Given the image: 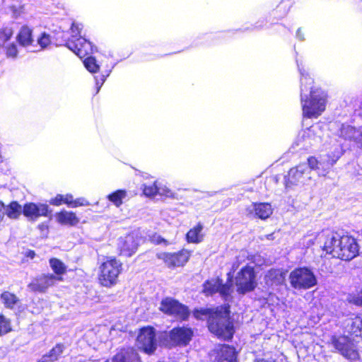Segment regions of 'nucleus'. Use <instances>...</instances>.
<instances>
[{"mask_svg": "<svg viewBox=\"0 0 362 362\" xmlns=\"http://www.w3.org/2000/svg\"><path fill=\"white\" fill-rule=\"evenodd\" d=\"M89 202L84 198H78L74 200L72 203V207H77L79 206H88Z\"/></svg>", "mask_w": 362, "mask_h": 362, "instance_id": "obj_43", "label": "nucleus"}, {"mask_svg": "<svg viewBox=\"0 0 362 362\" xmlns=\"http://www.w3.org/2000/svg\"><path fill=\"white\" fill-rule=\"evenodd\" d=\"M235 284L237 292L240 295H245L254 291L257 286L254 268L250 266H245L242 268L235 278Z\"/></svg>", "mask_w": 362, "mask_h": 362, "instance_id": "obj_8", "label": "nucleus"}, {"mask_svg": "<svg viewBox=\"0 0 362 362\" xmlns=\"http://www.w3.org/2000/svg\"><path fill=\"white\" fill-rule=\"evenodd\" d=\"M81 29V24L73 23L71 28V38L69 39L66 44V46L80 58L93 53L96 49L90 41L80 35Z\"/></svg>", "mask_w": 362, "mask_h": 362, "instance_id": "obj_4", "label": "nucleus"}, {"mask_svg": "<svg viewBox=\"0 0 362 362\" xmlns=\"http://www.w3.org/2000/svg\"><path fill=\"white\" fill-rule=\"evenodd\" d=\"M296 36L300 41H303L305 40L303 34L301 33V30L300 28L298 29Z\"/></svg>", "mask_w": 362, "mask_h": 362, "instance_id": "obj_46", "label": "nucleus"}, {"mask_svg": "<svg viewBox=\"0 0 362 362\" xmlns=\"http://www.w3.org/2000/svg\"><path fill=\"white\" fill-rule=\"evenodd\" d=\"M6 54L8 57L15 58L18 54L17 46L15 42L8 43L5 47Z\"/></svg>", "mask_w": 362, "mask_h": 362, "instance_id": "obj_38", "label": "nucleus"}, {"mask_svg": "<svg viewBox=\"0 0 362 362\" xmlns=\"http://www.w3.org/2000/svg\"><path fill=\"white\" fill-rule=\"evenodd\" d=\"M210 356L213 362H236L235 350L229 345H217Z\"/></svg>", "mask_w": 362, "mask_h": 362, "instance_id": "obj_15", "label": "nucleus"}, {"mask_svg": "<svg viewBox=\"0 0 362 362\" xmlns=\"http://www.w3.org/2000/svg\"><path fill=\"white\" fill-rule=\"evenodd\" d=\"M203 226L199 223L195 227L190 229L187 233V240L189 243H198L202 241L203 234L202 230Z\"/></svg>", "mask_w": 362, "mask_h": 362, "instance_id": "obj_27", "label": "nucleus"}, {"mask_svg": "<svg viewBox=\"0 0 362 362\" xmlns=\"http://www.w3.org/2000/svg\"><path fill=\"white\" fill-rule=\"evenodd\" d=\"M246 253L247 252L245 251L242 252V256L244 257L246 255Z\"/></svg>", "mask_w": 362, "mask_h": 362, "instance_id": "obj_52", "label": "nucleus"}, {"mask_svg": "<svg viewBox=\"0 0 362 362\" xmlns=\"http://www.w3.org/2000/svg\"><path fill=\"white\" fill-rule=\"evenodd\" d=\"M143 192L146 197H153L156 194L163 195L165 194V189L159 187L156 182L151 185H144Z\"/></svg>", "mask_w": 362, "mask_h": 362, "instance_id": "obj_31", "label": "nucleus"}, {"mask_svg": "<svg viewBox=\"0 0 362 362\" xmlns=\"http://www.w3.org/2000/svg\"><path fill=\"white\" fill-rule=\"evenodd\" d=\"M35 255V252L33 251H29L28 256L33 258Z\"/></svg>", "mask_w": 362, "mask_h": 362, "instance_id": "obj_48", "label": "nucleus"}, {"mask_svg": "<svg viewBox=\"0 0 362 362\" xmlns=\"http://www.w3.org/2000/svg\"><path fill=\"white\" fill-rule=\"evenodd\" d=\"M49 206L42 203H27L23 207V214L30 221H36L40 216H47Z\"/></svg>", "mask_w": 362, "mask_h": 362, "instance_id": "obj_16", "label": "nucleus"}, {"mask_svg": "<svg viewBox=\"0 0 362 362\" xmlns=\"http://www.w3.org/2000/svg\"><path fill=\"white\" fill-rule=\"evenodd\" d=\"M56 221L64 226H74L79 223V218L72 211L62 210L55 214Z\"/></svg>", "mask_w": 362, "mask_h": 362, "instance_id": "obj_23", "label": "nucleus"}, {"mask_svg": "<svg viewBox=\"0 0 362 362\" xmlns=\"http://www.w3.org/2000/svg\"><path fill=\"white\" fill-rule=\"evenodd\" d=\"M139 242L140 239L139 237L134 234H129L124 238H120L118 242L120 255L131 257L136 252Z\"/></svg>", "mask_w": 362, "mask_h": 362, "instance_id": "obj_19", "label": "nucleus"}, {"mask_svg": "<svg viewBox=\"0 0 362 362\" xmlns=\"http://www.w3.org/2000/svg\"><path fill=\"white\" fill-rule=\"evenodd\" d=\"M23 213L21 206L17 202H12L8 205H5V214L11 219H17Z\"/></svg>", "mask_w": 362, "mask_h": 362, "instance_id": "obj_28", "label": "nucleus"}, {"mask_svg": "<svg viewBox=\"0 0 362 362\" xmlns=\"http://www.w3.org/2000/svg\"><path fill=\"white\" fill-rule=\"evenodd\" d=\"M122 263L116 259H110L104 262L100 267L99 281L106 287L117 283L119 274L122 271Z\"/></svg>", "mask_w": 362, "mask_h": 362, "instance_id": "obj_7", "label": "nucleus"}, {"mask_svg": "<svg viewBox=\"0 0 362 362\" xmlns=\"http://www.w3.org/2000/svg\"><path fill=\"white\" fill-rule=\"evenodd\" d=\"M158 257L159 259H163L168 267H180L183 266L188 261L190 253L187 250H182L178 252L160 253Z\"/></svg>", "mask_w": 362, "mask_h": 362, "instance_id": "obj_18", "label": "nucleus"}, {"mask_svg": "<svg viewBox=\"0 0 362 362\" xmlns=\"http://www.w3.org/2000/svg\"><path fill=\"white\" fill-rule=\"evenodd\" d=\"M232 288L230 285L222 284L218 281V292L226 300L230 296Z\"/></svg>", "mask_w": 362, "mask_h": 362, "instance_id": "obj_39", "label": "nucleus"}, {"mask_svg": "<svg viewBox=\"0 0 362 362\" xmlns=\"http://www.w3.org/2000/svg\"><path fill=\"white\" fill-rule=\"evenodd\" d=\"M168 336L173 345L185 346L191 341L193 331L187 327H177L170 330Z\"/></svg>", "mask_w": 362, "mask_h": 362, "instance_id": "obj_17", "label": "nucleus"}, {"mask_svg": "<svg viewBox=\"0 0 362 362\" xmlns=\"http://www.w3.org/2000/svg\"><path fill=\"white\" fill-rule=\"evenodd\" d=\"M272 214V208L268 203H252L246 209V215L252 218L266 219Z\"/></svg>", "mask_w": 362, "mask_h": 362, "instance_id": "obj_21", "label": "nucleus"}, {"mask_svg": "<svg viewBox=\"0 0 362 362\" xmlns=\"http://www.w3.org/2000/svg\"><path fill=\"white\" fill-rule=\"evenodd\" d=\"M13 34V30L11 26L6 25L0 29V47H5L9 43Z\"/></svg>", "mask_w": 362, "mask_h": 362, "instance_id": "obj_32", "label": "nucleus"}, {"mask_svg": "<svg viewBox=\"0 0 362 362\" xmlns=\"http://www.w3.org/2000/svg\"><path fill=\"white\" fill-rule=\"evenodd\" d=\"M111 70L107 71L106 74H102L99 78L98 76L95 77V86H96V93H98L103 84L105 81L107 77L110 75Z\"/></svg>", "mask_w": 362, "mask_h": 362, "instance_id": "obj_41", "label": "nucleus"}, {"mask_svg": "<svg viewBox=\"0 0 362 362\" xmlns=\"http://www.w3.org/2000/svg\"><path fill=\"white\" fill-rule=\"evenodd\" d=\"M150 240L151 243H153L156 245H168V241L167 240L164 239L160 235H159L156 233H154L150 236Z\"/></svg>", "mask_w": 362, "mask_h": 362, "instance_id": "obj_42", "label": "nucleus"}, {"mask_svg": "<svg viewBox=\"0 0 362 362\" xmlns=\"http://www.w3.org/2000/svg\"><path fill=\"white\" fill-rule=\"evenodd\" d=\"M62 280L61 277L54 274H42L33 279L28 285V288L33 292L45 293L56 281Z\"/></svg>", "mask_w": 362, "mask_h": 362, "instance_id": "obj_14", "label": "nucleus"}, {"mask_svg": "<svg viewBox=\"0 0 362 362\" xmlns=\"http://www.w3.org/2000/svg\"><path fill=\"white\" fill-rule=\"evenodd\" d=\"M19 44L23 47L33 45L34 42L32 36V30L28 26H23L17 36Z\"/></svg>", "mask_w": 362, "mask_h": 362, "instance_id": "obj_26", "label": "nucleus"}, {"mask_svg": "<svg viewBox=\"0 0 362 362\" xmlns=\"http://www.w3.org/2000/svg\"><path fill=\"white\" fill-rule=\"evenodd\" d=\"M38 227L41 230H43L45 228H46V226L44 224H40Z\"/></svg>", "mask_w": 362, "mask_h": 362, "instance_id": "obj_50", "label": "nucleus"}, {"mask_svg": "<svg viewBox=\"0 0 362 362\" xmlns=\"http://www.w3.org/2000/svg\"><path fill=\"white\" fill-rule=\"evenodd\" d=\"M284 273L279 270L272 269L265 275L266 284L270 286L280 285L284 281Z\"/></svg>", "mask_w": 362, "mask_h": 362, "instance_id": "obj_25", "label": "nucleus"}, {"mask_svg": "<svg viewBox=\"0 0 362 362\" xmlns=\"http://www.w3.org/2000/svg\"><path fill=\"white\" fill-rule=\"evenodd\" d=\"M105 362H141L138 354L132 349H128L117 354L111 361Z\"/></svg>", "mask_w": 362, "mask_h": 362, "instance_id": "obj_24", "label": "nucleus"}, {"mask_svg": "<svg viewBox=\"0 0 362 362\" xmlns=\"http://www.w3.org/2000/svg\"><path fill=\"white\" fill-rule=\"evenodd\" d=\"M11 330V320L4 315H0V336L7 334Z\"/></svg>", "mask_w": 362, "mask_h": 362, "instance_id": "obj_35", "label": "nucleus"}, {"mask_svg": "<svg viewBox=\"0 0 362 362\" xmlns=\"http://www.w3.org/2000/svg\"><path fill=\"white\" fill-rule=\"evenodd\" d=\"M65 346L62 344H57L54 346L48 354H45L47 358H50L52 362H54L59 359L64 352Z\"/></svg>", "mask_w": 362, "mask_h": 362, "instance_id": "obj_34", "label": "nucleus"}, {"mask_svg": "<svg viewBox=\"0 0 362 362\" xmlns=\"http://www.w3.org/2000/svg\"><path fill=\"white\" fill-rule=\"evenodd\" d=\"M137 346L146 354H152L156 349V331L153 327H144L137 337Z\"/></svg>", "mask_w": 362, "mask_h": 362, "instance_id": "obj_11", "label": "nucleus"}, {"mask_svg": "<svg viewBox=\"0 0 362 362\" xmlns=\"http://www.w3.org/2000/svg\"><path fill=\"white\" fill-rule=\"evenodd\" d=\"M229 313L228 308H221L212 313L208 309L195 310L193 315L199 320L208 317V327L210 332L219 338L230 340L233 336L234 329L229 319Z\"/></svg>", "mask_w": 362, "mask_h": 362, "instance_id": "obj_2", "label": "nucleus"}, {"mask_svg": "<svg viewBox=\"0 0 362 362\" xmlns=\"http://www.w3.org/2000/svg\"><path fill=\"white\" fill-rule=\"evenodd\" d=\"M84 66L91 73H96L98 71L100 66L96 63V60L93 57H88L83 61Z\"/></svg>", "mask_w": 362, "mask_h": 362, "instance_id": "obj_36", "label": "nucleus"}, {"mask_svg": "<svg viewBox=\"0 0 362 362\" xmlns=\"http://www.w3.org/2000/svg\"><path fill=\"white\" fill-rule=\"evenodd\" d=\"M272 235H273L272 234L269 235L268 238L270 239Z\"/></svg>", "mask_w": 362, "mask_h": 362, "instance_id": "obj_53", "label": "nucleus"}, {"mask_svg": "<svg viewBox=\"0 0 362 362\" xmlns=\"http://www.w3.org/2000/svg\"><path fill=\"white\" fill-rule=\"evenodd\" d=\"M341 155L342 148L340 145H337L329 153L321 155L318 158L309 157L308 163L312 170H316L319 175L325 176Z\"/></svg>", "mask_w": 362, "mask_h": 362, "instance_id": "obj_5", "label": "nucleus"}, {"mask_svg": "<svg viewBox=\"0 0 362 362\" xmlns=\"http://www.w3.org/2000/svg\"><path fill=\"white\" fill-rule=\"evenodd\" d=\"M258 362H272V361H266V360L262 359V360L259 361Z\"/></svg>", "mask_w": 362, "mask_h": 362, "instance_id": "obj_51", "label": "nucleus"}, {"mask_svg": "<svg viewBox=\"0 0 362 362\" xmlns=\"http://www.w3.org/2000/svg\"><path fill=\"white\" fill-rule=\"evenodd\" d=\"M339 136L344 140L354 142L362 148V129L356 128L347 124H342L339 130Z\"/></svg>", "mask_w": 362, "mask_h": 362, "instance_id": "obj_20", "label": "nucleus"}, {"mask_svg": "<svg viewBox=\"0 0 362 362\" xmlns=\"http://www.w3.org/2000/svg\"><path fill=\"white\" fill-rule=\"evenodd\" d=\"M49 203L54 206H59L64 203V196L61 194L57 195L54 198L49 201Z\"/></svg>", "mask_w": 362, "mask_h": 362, "instance_id": "obj_44", "label": "nucleus"}, {"mask_svg": "<svg viewBox=\"0 0 362 362\" xmlns=\"http://www.w3.org/2000/svg\"><path fill=\"white\" fill-rule=\"evenodd\" d=\"M0 300L8 308H13L18 301L17 296L8 291L3 292L0 296Z\"/></svg>", "mask_w": 362, "mask_h": 362, "instance_id": "obj_30", "label": "nucleus"}, {"mask_svg": "<svg viewBox=\"0 0 362 362\" xmlns=\"http://www.w3.org/2000/svg\"><path fill=\"white\" fill-rule=\"evenodd\" d=\"M37 362H52L50 358H47L45 355L42 356V358Z\"/></svg>", "mask_w": 362, "mask_h": 362, "instance_id": "obj_47", "label": "nucleus"}, {"mask_svg": "<svg viewBox=\"0 0 362 362\" xmlns=\"http://www.w3.org/2000/svg\"><path fill=\"white\" fill-rule=\"evenodd\" d=\"M49 265H50L52 269L57 275H62L66 272V267L59 259L51 258L49 259Z\"/></svg>", "mask_w": 362, "mask_h": 362, "instance_id": "obj_33", "label": "nucleus"}, {"mask_svg": "<svg viewBox=\"0 0 362 362\" xmlns=\"http://www.w3.org/2000/svg\"><path fill=\"white\" fill-rule=\"evenodd\" d=\"M332 344L343 356L349 359H356L358 353L353 343L345 336L332 337Z\"/></svg>", "mask_w": 362, "mask_h": 362, "instance_id": "obj_13", "label": "nucleus"}, {"mask_svg": "<svg viewBox=\"0 0 362 362\" xmlns=\"http://www.w3.org/2000/svg\"><path fill=\"white\" fill-rule=\"evenodd\" d=\"M313 244H314V242H313V239H310L308 240V243H307L308 246L312 245Z\"/></svg>", "mask_w": 362, "mask_h": 362, "instance_id": "obj_49", "label": "nucleus"}, {"mask_svg": "<svg viewBox=\"0 0 362 362\" xmlns=\"http://www.w3.org/2000/svg\"><path fill=\"white\" fill-rule=\"evenodd\" d=\"M159 309L168 315L182 320H186L189 315L187 307L172 298L163 299Z\"/></svg>", "mask_w": 362, "mask_h": 362, "instance_id": "obj_10", "label": "nucleus"}, {"mask_svg": "<svg viewBox=\"0 0 362 362\" xmlns=\"http://www.w3.org/2000/svg\"><path fill=\"white\" fill-rule=\"evenodd\" d=\"M313 178V173L308 163H303L292 168L286 177V187L304 185L308 184Z\"/></svg>", "mask_w": 362, "mask_h": 362, "instance_id": "obj_9", "label": "nucleus"}, {"mask_svg": "<svg viewBox=\"0 0 362 362\" xmlns=\"http://www.w3.org/2000/svg\"><path fill=\"white\" fill-rule=\"evenodd\" d=\"M291 286L298 290L309 289L317 284L314 273L307 267H300L293 270L289 274Z\"/></svg>", "mask_w": 362, "mask_h": 362, "instance_id": "obj_6", "label": "nucleus"}, {"mask_svg": "<svg viewBox=\"0 0 362 362\" xmlns=\"http://www.w3.org/2000/svg\"><path fill=\"white\" fill-rule=\"evenodd\" d=\"M300 74V100L305 117H317L325 110L326 94L320 89H313V79L310 77L302 62L296 59Z\"/></svg>", "mask_w": 362, "mask_h": 362, "instance_id": "obj_1", "label": "nucleus"}, {"mask_svg": "<svg viewBox=\"0 0 362 362\" xmlns=\"http://www.w3.org/2000/svg\"><path fill=\"white\" fill-rule=\"evenodd\" d=\"M320 131V126L318 124L313 125L310 128L305 129L299 135L296 145L305 150L313 146H315L321 141V136L317 134Z\"/></svg>", "mask_w": 362, "mask_h": 362, "instance_id": "obj_12", "label": "nucleus"}, {"mask_svg": "<svg viewBox=\"0 0 362 362\" xmlns=\"http://www.w3.org/2000/svg\"><path fill=\"white\" fill-rule=\"evenodd\" d=\"M50 43V36L45 33H42L37 38V44L40 46L41 49L46 48Z\"/></svg>", "mask_w": 362, "mask_h": 362, "instance_id": "obj_40", "label": "nucleus"}, {"mask_svg": "<svg viewBox=\"0 0 362 362\" xmlns=\"http://www.w3.org/2000/svg\"><path fill=\"white\" fill-rule=\"evenodd\" d=\"M345 329L347 332L356 337L362 336V315H352L345 321Z\"/></svg>", "mask_w": 362, "mask_h": 362, "instance_id": "obj_22", "label": "nucleus"}, {"mask_svg": "<svg viewBox=\"0 0 362 362\" xmlns=\"http://www.w3.org/2000/svg\"><path fill=\"white\" fill-rule=\"evenodd\" d=\"M127 192L124 189H118L107 195V199L117 207L120 206L123 200L127 197Z\"/></svg>", "mask_w": 362, "mask_h": 362, "instance_id": "obj_29", "label": "nucleus"}, {"mask_svg": "<svg viewBox=\"0 0 362 362\" xmlns=\"http://www.w3.org/2000/svg\"><path fill=\"white\" fill-rule=\"evenodd\" d=\"M218 290V281H207L204 284V292L206 295H212Z\"/></svg>", "mask_w": 362, "mask_h": 362, "instance_id": "obj_37", "label": "nucleus"}, {"mask_svg": "<svg viewBox=\"0 0 362 362\" xmlns=\"http://www.w3.org/2000/svg\"><path fill=\"white\" fill-rule=\"evenodd\" d=\"M323 250L333 257L349 261L358 255V246L355 239L350 236L330 233L326 235Z\"/></svg>", "mask_w": 362, "mask_h": 362, "instance_id": "obj_3", "label": "nucleus"}, {"mask_svg": "<svg viewBox=\"0 0 362 362\" xmlns=\"http://www.w3.org/2000/svg\"><path fill=\"white\" fill-rule=\"evenodd\" d=\"M74 202L73 196L71 194H66L64 197V203L72 207V203Z\"/></svg>", "mask_w": 362, "mask_h": 362, "instance_id": "obj_45", "label": "nucleus"}]
</instances>
